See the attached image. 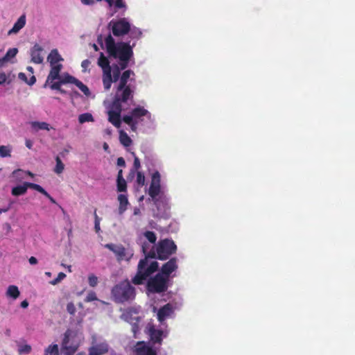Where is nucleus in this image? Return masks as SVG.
Instances as JSON below:
<instances>
[{
    "label": "nucleus",
    "instance_id": "f257e3e1",
    "mask_svg": "<svg viewBox=\"0 0 355 355\" xmlns=\"http://www.w3.org/2000/svg\"><path fill=\"white\" fill-rule=\"evenodd\" d=\"M107 59L101 55L98 66L103 70L102 80L103 87L109 90L114 83L115 94L110 102H104L108 115V121L116 128H119L123 121L133 132L141 130L150 132L157 128L155 117L144 107L137 105L129 113L121 118V113L126 110L133 99L134 87L131 83L134 81L135 74L131 70L124 71L120 76L119 68H111Z\"/></svg>",
    "mask_w": 355,
    "mask_h": 355
},
{
    "label": "nucleus",
    "instance_id": "f03ea898",
    "mask_svg": "<svg viewBox=\"0 0 355 355\" xmlns=\"http://www.w3.org/2000/svg\"><path fill=\"white\" fill-rule=\"evenodd\" d=\"M109 27L115 36H121L128 33L133 40L128 42H116L110 34L98 36V44L101 49H106L109 55L108 58L103 53H101L98 59L103 55L107 59L108 64L112 69L114 67L119 68L121 76L122 74L121 71L127 67L132 57V48L136 44V40L141 37L142 32L136 26H131L127 18L113 19L110 22Z\"/></svg>",
    "mask_w": 355,
    "mask_h": 355
},
{
    "label": "nucleus",
    "instance_id": "7ed1b4c3",
    "mask_svg": "<svg viewBox=\"0 0 355 355\" xmlns=\"http://www.w3.org/2000/svg\"><path fill=\"white\" fill-rule=\"evenodd\" d=\"M156 241V234L152 231H141L137 234V242L146 257L139 262L137 272L132 279L134 284H144L147 278L157 270L158 263L154 259Z\"/></svg>",
    "mask_w": 355,
    "mask_h": 355
},
{
    "label": "nucleus",
    "instance_id": "20e7f679",
    "mask_svg": "<svg viewBox=\"0 0 355 355\" xmlns=\"http://www.w3.org/2000/svg\"><path fill=\"white\" fill-rule=\"evenodd\" d=\"M175 307L171 303H168L162 307L157 309L153 307V311L157 312V318L159 322L158 327L148 323L146 327L145 331L149 336L150 341L154 345L162 344V341L168 334V325L166 320L173 318L175 316Z\"/></svg>",
    "mask_w": 355,
    "mask_h": 355
},
{
    "label": "nucleus",
    "instance_id": "39448f33",
    "mask_svg": "<svg viewBox=\"0 0 355 355\" xmlns=\"http://www.w3.org/2000/svg\"><path fill=\"white\" fill-rule=\"evenodd\" d=\"M148 194L157 210H168L171 207V198L168 194L167 187L164 183L162 182L161 174L159 171H155L151 173L150 183L147 189Z\"/></svg>",
    "mask_w": 355,
    "mask_h": 355
},
{
    "label": "nucleus",
    "instance_id": "423d86ee",
    "mask_svg": "<svg viewBox=\"0 0 355 355\" xmlns=\"http://www.w3.org/2000/svg\"><path fill=\"white\" fill-rule=\"evenodd\" d=\"M177 268V259L173 258L162 266L161 272L157 273L153 278L148 280L147 284L148 297L153 299L156 293L159 294L167 289L168 277Z\"/></svg>",
    "mask_w": 355,
    "mask_h": 355
},
{
    "label": "nucleus",
    "instance_id": "0eeeda50",
    "mask_svg": "<svg viewBox=\"0 0 355 355\" xmlns=\"http://www.w3.org/2000/svg\"><path fill=\"white\" fill-rule=\"evenodd\" d=\"M83 340L81 333L75 330L68 329L64 334L61 343V354L62 355H73Z\"/></svg>",
    "mask_w": 355,
    "mask_h": 355
},
{
    "label": "nucleus",
    "instance_id": "6e6552de",
    "mask_svg": "<svg viewBox=\"0 0 355 355\" xmlns=\"http://www.w3.org/2000/svg\"><path fill=\"white\" fill-rule=\"evenodd\" d=\"M111 293L114 302L124 303L134 300L135 289L128 280H125L115 285Z\"/></svg>",
    "mask_w": 355,
    "mask_h": 355
},
{
    "label": "nucleus",
    "instance_id": "1a4fd4ad",
    "mask_svg": "<svg viewBox=\"0 0 355 355\" xmlns=\"http://www.w3.org/2000/svg\"><path fill=\"white\" fill-rule=\"evenodd\" d=\"M122 314L121 318L128 322L132 326V331L136 337V334L139 330V323L144 317L140 306H131L125 309H121Z\"/></svg>",
    "mask_w": 355,
    "mask_h": 355
},
{
    "label": "nucleus",
    "instance_id": "9d476101",
    "mask_svg": "<svg viewBox=\"0 0 355 355\" xmlns=\"http://www.w3.org/2000/svg\"><path fill=\"white\" fill-rule=\"evenodd\" d=\"M177 247L172 240L164 239L159 242L155 248V258L166 259L171 254L176 251Z\"/></svg>",
    "mask_w": 355,
    "mask_h": 355
},
{
    "label": "nucleus",
    "instance_id": "9b49d317",
    "mask_svg": "<svg viewBox=\"0 0 355 355\" xmlns=\"http://www.w3.org/2000/svg\"><path fill=\"white\" fill-rule=\"evenodd\" d=\"M105 248L113 252L119 261H129L134 254L132 250L125 248L121 245L107 243L105 245Z\"/></svg>",
    "mask_w": 355,
    "mask_h": 355
},
{
    "label": "nucleus",
    "instance_id": "f8f14e48",
    "mask_svg": "<svg viewBox=\"0 0 355 355\" xmlns=\"http://www.w3.org/2000/svg\"><path fill=\"white\" fill-rule=\"evenodd\" d=\"M158 347H153L150 343L138 342L135 346V355H157Z\"/></svg>",
    "mask_w": 355,
    "mask_h": 355
},
{
    "label": "nucleus",
    "instance_id": "ddd939ff",
    "mask_svg": "<svg viewBox=\"0 0 355 355\" xmlns=\"http://www.w3.org/2000/svg\"><path fill=\"white\" fill-rule=\"evenodd\" d=\"M17 53L18 49L17 48L9 49L6 55L3 58H0V69L4 67L8 63H15V57Z\"/></svg>",
    "mask_w": 355,
    "mask_h": 355
},
{
    "label": "nucleus",
    "instance_id": "4468645a",
    "mask_svg": "<svg viewBox=\"0 0 355 355\" xmlns=\"http://www.w3.org/2000/svg\"><path fill=\"white\" fill-rule=\"evenodd\" d=\"M43 48L36 44L31 50V62L35 64H41L43 62L44 58L42 55Z\"/></svg>",
    "mask_w": 355,
    "mask_h": 355
},
{
    "label": "nucleus",
    "instance_id": "2eb2a0df",
    "mask_svg": "<svg viewBox=\"0 0 355 355\" xmlns=\"http://www.w3.org/2000/svg\"><path fill=\"white\" fill-rule=\"evenodd\" d=\"M51 69L47 77L45 85L49 83L53 82L55 80H58L60 77V72L62 69V64L51 65Z\"/></svg>",
    "mask_w": 355,
    "mask_h": 355
},
{
    "label": "nucleus",
    "instance_id": "dca6fc26",
    "mask_svg": "<svg viewBox=\"0 0 355 355\" xmlns=\"http://www.w3.org/2000/svg\"><path fill=\"white\" fill-rule=\"evenodd\" d=\"M31 184H35L26 182H24L22 184L17 185L12 189L11 193L12 196H15L24 195L26 193L28 188L33 189V187L31 186Z\"/></svg>",
    "mask_w": 355,
    "mask_h": 355
},
{
    "label": "nucleus",
    "instance_id": "f3484780",
    "mask_svg": "<svg viewBox=\"0 0 355 355\" xmlns=\"http://www.w3.org/2000/svg\"><path fill=\"white\" fill-rule=\"evenodd\" d=\"M108 351V345L105 343L92 346L89 350V355H102Z\"/></svg>",
    "mask_w": 355,
    "mask_h": 355
},
{
    "label": "nucleus",
    "instance_id": "a211bd4d",
    "mask_svg": "<svg viewBox=\"0 0 355 355\" xmlns=\"http://www.w3.org/2000/svg\"><path fill=\"white\" fill-rule=\"evenodd\" d=\"M30 125L32 130L34 132H38L40 130L49 131L50 130L53 129V127L44 121H31L30 122Z\"/></svg>",
    "mask_w": 355,
    "mask_h": 355
},
{
    "label": "nucleus",
    "instance_id": "6ab92c4d",
    "mask_svg": "<svg viewBox=\"0 0 355 355\" xmlns=\"http://www.w3.org/2000/svg\"><path fill=\"white\" fill-rule=\"evenodd\" d=\"M117 200L119 202V213L123 214L128 208L129 201L126 193H122L118 195Z\"/></svg>",
    "mask_w": 355,
    "mask_h": 355
},
{
    "label": "nucleus",
    "instance_id": "aec40b11",
    "mask_svg": "<svg viewBox=\"0 0 355 355\" xmlns=\"http://www.w3.org/2000/svg\"><path fill=\"white\" fill-rule=\"evenodd\" d=\"M25 24L26 17L25 15H21L15 23L13 27L8 31V34L10 35L12 34L17 33L22 28L24 27Z\"/></svg>",
    "mask_w": 355,
    "mask_h": 355
},
{
    "label": "nucleus",
    "instance_id": "412c9836",
    "mask_svg": "<svg viewBox=\"0 0 355 355\" xmlns=\"http://www.w3.org/2000/svg\"><path fill=\"white\" fill-rule=\"evenodd\" d=\"M17 352L19 355L29 354L32 351V347L27 344L25 340H19L17 342Z\"/></svg>",
    "mask_w": 355,
    "mask_h": 355
},
{
    "label": "nucleus",
    "instance_id": "4be33fe9",
    "mask_svg": "<svg viewBox=\"0 0 355 355\" xmlns=\"http://www.w3.org/2000/svg\"><path fill=\"white\" fill-rule=\"evenodd\" d=\"M47 60L50 63V65H55L61 64L60 62L62 61L63 59L57 49H53L48 55Z\"/></svg>",
    "mask_w": 355,
    "mask_h": 355
},
{
    "label": "nucleus",
    "instance_id": "5701e85b",
    "mask_svg": "<svg viewBox=\"0 0 355 355\" xmlns=\"http://www.w3.org/2000/svg\"><path fill=\"white\" fill-rule=\"evenodd\" d=\"M19 295L20 291L15 285H10L6 289V296L8 298H11L15 300L19 297Z\"/></svg>",
    "mask_w": 355,
    "mask_h": 355
},
{
    "label": "nucleus",
    "instance_id": "b1692460",
    "mask_svg": "<svg viewBox=\"0 0 355 355\" xmlns=\"http://www.w3.org/2000/svg\"><path fill=\"white\" fill-rule=\"evenodd\" d=\"M119 132V139L120 143L126 148L130 147L132 144V139L123 130H120Z\"/></svg>",
    "mask_w": 355,
    "mask_h": 355
},
{
    "label": "nucleus",
    "instance_id": "393cba45",
    "mask_svg": "<svg viewBox=\"0 0 355 355\" xmlns=\"http://www.w3.org/2000/svg\"><path fill=\"white\" fill-rule=\"evenodd\" d=\"M135 173H136L135 183H136L137 187L138 188L144 187L146 184V178H145L144 173L142 171H136Z\"/></svg>",
    "mask_w": 355,
    "mask_h": 355
},
{
    "label": "nucleus",
    "instance_id": "a878e982",
    "mask_svg": "<svg viewBox=\"0 0 355 355\" xmlns=\"http://www.w3.org/2000/svg\"><path fill=\"white\" fill-rule=\"evenodd\" d=\"M12 148L10 145L1 146L0 145V157H9L11 156Z\"/></svg>",
    "mask_w": 355,
    "mask_h": 355
},
{
    "label": "nucleus",
    "instance_id": "bb28decb",
    "mask_svg": "<svg viewBox=\"0 0 355 355\" xmlns=\"http://www.w3.org/2000/svg\"><path fill=\"white\" fill-rule=\"evenodd\" d=\"M44 355H59V348L57 344L50 345L44 350Z\"/></svg>",
    "mask_w": 355,
    "mask_h": 355
},
{
    "label": "nucleus",
    "instance_id": "cd10ccee",
    "mask_svg": "<svg viewBox=\"0 0 355 355\" xmlns=\"http://www.w3.org/2000/svg\"><path fill=\"white\" fill-rule=\"evenodd\" d=\"M31 187H33V189L42 193L44 196H45L46 198L49 199V200L53 203L55 204L56 202L40 185L39 184H31Z\"/></svg>",
    "mask_w": 355,
    "mask_h": 355
},
{
    "label": "nucleus",
    "instance_id": "c85d7f7f",
    "mask_svg": "<svg viewBox=\"0 0 355 355\" xmlns=\"http://www.w3.org/2000/svg\"><path fill=\"white\" fill-rule=\"evenodd\" d=\"M76 78L71 76V75L68 73L63 74L60 76L58 80L61 82L62 84H66V83H72L74 84L76 81Z\"/></svg>",
    "mask_w": 355,
    "mask_h": 355
},
{
    "label": "nucleus",
    "instance_id": "c756f323",
    "mask_svg": "<svg viewBox=\"0 0 355 355\" xmlns=\"http://www.w3.org/2000/svg\"><path fill=\"white\" fill-rule=\"evenodd\" d=\"M116 190L118 192L127 193V183L125 180H116Z\"/></svg>",
    "mask_w": 355,
    "mask_h": 355
},
{
    "label": "nucleus",
    "instance_id": "7c9ffc66",
    "mask_svg": "<svg viewBox=\"0 0 355 355\" xmlns=\"http://www.w3.org/2000/svg\"><path fill=\"white\" fill-rule=\"evenodd\" d=\"M94 121L93 116L90 113L81 114L78 116V121L80 123L86 122H93Z\"/></svg>",
    "mask_w": 355,
    "mask_h": 355
},
{
    "label": "nucleus",
    "instance_id": "2f4dec72",
    "mask_svg": "<svg viewBox=\"0 0 355 355\" xmlns=\"http://www.w3.org/2000/svg\"><path fill=\"white\" fill-rule=\"evenodd\" d=\"M18 78L25 82L26 83H27L28 85H33V84H35V81H36V78L34 76H32L29 80H28L26 74L24 73H22V72H20L19 74H18Z\"/></svg>",
    "mask_w": 355,
    "mask_h": 355
},
{
    "label": "nucleus",
    "instance_id": "473e14b6",
    "mask_svg": "<svg viewBox=\"0 0 355 355\" xmlns=\"http://www.w3.org/2000/svg\"><path fill=\"white\" fill-rule=\"evenodd\" d=\"M55 162H56V164H55V167L54 168V172L56 174H60L63 172V171L64 169V165L58 156H57L55 157Z\"/></svg>",
    "mask_w": 355,
    "mask_h": 355
},
{
    "label": "nucleus",
    "instance_id": "72a5a7b5",
    "mask_svg": "<svg viewBox=\"0 0 355 355\" xmlns=\"http://www.w3.org/2000/svg\"><path fill=\"white\" fill-rule=\"evenodd\" d=\"M25 173L26 171L17 169L12 172V176L15 178L16 182H21L24 178Z\"/></svg>",
    "mask_w": 355,
    "mask_h": 355
},
{
    "label": "nucleus",
    "instance_id": "f704fd0d",
    "mask_svg": "<svg viewBox=\"0 0 355 355\" xmlns=\"http://www.w3.org/2000/svg\"><path fill=\"white\" fill-rule=\"evenodd\" d=\"M74 85H76L86 96H89L90 92L89 88L85 85L82 82L78 80V79L75 82Z\"/></svg>",
    "mask_w": 355,
    "mask_h": 355
},
{
    "label": "nucleus",
    "instance_id": "c9c22d12",
    "mask_svg": "<svg viewBox=\"0 0 355 355\" xmlns=\"http://www.w3.org/2000/svg\"><path fill=\"white\" fill-rule=\"evenodd\" d=\"M98 277L96 275H94V274H90L88 276V283L90 286L95 287L98 284Z\"/></svg>",
    "mask_w": 355,
    "mask_h": 355
},
{
    "label": "nucleus",
    "instance_id": "e433bc0d",
    "mask_svg": "<svg viewBox=\"0 0 355 355\" xmlns=\"http://www.w3.org/2000/svg\"><path fill=\"white\" fill-rule=\"evenodd\" d=\"M94 229L96 233H99L101 231L100 223L101 218L98 216L96 211H94Z\"/></svg>",
    "mask_w": 355,
    "mask_h": 355
},
{
    "label": "nucleus",
    "instance_id": "4c0bfd02",
    "mask_svg": "<svg viewBox=\"0 0 355 355\" xmlns=\"http://www.w3.org/2000/svg\"><path fill=\"white\" fill-rule=\"evenodd\" d=\"M140 167H141V164H140L139 159L137 157L135 156L133 168L131 170L130 174H133L136 171H139L138 169L140 168Z\"/></svg>",
    "mask_w": 355,
    "mask_h": 355
},
{
    "label": "nucleus",
    "instance_id": "58836bf2",
    "mask_svg": "<svg viewBox=\"0 0 355 355\" xmlns=\"http://www.w3.org/2000/svg\"><path fill=\"white\" fill-rule=\"evenodd\" d=\"M65 277L66 275L64 272H61L58 275V277L55 279L50 282V284L52 285H56L59 284L62 280H63Z\"/></svg>",
    "mask_w": 355,
    "mask_h": 355
},
{
    "label": "nucleus",
    "instance_id": "ea45409f",
    "mask_svg": "<svg viewBox=\"0 0 355 355\" xmlns=\"http://www.w3.org/2000/svg\"><path fill=\"white\" fill-rule=\"evenodd\" d=\"M50 87L52 89L58 90L61 93H64V91L61 89V85H62L60 80L55 83H51Z\"/></svg>",
    "mask_w": 355,
    "mask_h": 355
},
{
    "label": "nucleus",
    "instance_id": "a19ab883",
    "mask_svg": "<svg viewBox=\"0 0 355 355\" xmlns=\"http://www.w3.org/2000/svg\"><path fill=\"white\" fill-rule=\"evenodd\" d=\"M94 300H97L96 295L94 292L91 291L87 294L85 302H89Z\"/></svg>",
    "mask_w": 355,
    "mask_h": 355
},
{
    "label": "nucleus",
    "instance_id": "79ce46f5",
    "mask_svg": "<svg viewBox=\"0 0 355 355\" xmlns=\"http://www.w3.org/2000/svg\"><path fill=\"white\" fill-rule=\"evenodd\" d=\"M81 3L84 6H93L96 2H98L97 0H80Z\"/></svg>",
    "mask_w": 355,
    "mask_h": 355
},
{
    "label": "nucleus",
    "instance_id": "37998d69",
    "mask_svg": "<svg viewBox=\"0 0 355 355\" xmlns=\"http://www.w3.org/2000/svg\"><path fill=\"white\" fill-rule=\"evenodd\" d=\"M67 310L70 314H74L76 312V308L72 302H69L67 305Z\"/></svg>",
    "mask_w": 355,
    "mask_h": 355
},
{
    "label": "nucleus",
    "instance_id": "c03bdc74",
    "mask_svg": "<svg viewBox=\"0 0 355 355\" xmlns=\"http://www.w3.org/2000/svg\"><path fill=\"white\" fill-rule=\"evenodd\" d=\"M90 64V61L89 60H85L81 63V67L83 68V71H86L87 68Z\"/></svg>",
    "mask_w": 355,
    "mask_h": 355
},
{
    "label": "nucleus",
    "instance_id": "a18cd8bd",
    "mask_svg": "<svg viewBox=\"0 0 355 355\" xmlns=\"http://www.w3.org/2000/svg\"><path fill=\"white\" fill-rule=\"evenodd\" d=\"M117 166L120 167H124L125 166V159L123 157H119L117 159Z\"/></svg>",
    "mask_w": 355,
    "mask_h": 355
},
{
    "label": "nucleus",
    "instance_id": "49530a36",
    "mask_svg": "<svg viewBox=\"0 0 355 355\" xmlns=\"http://www.w3.org/2000/svg\"><path fill=\"white\" fill-rule=\"evenodd\" d=\"M7 80V76L4 72H0V85Z\"/></svg>",
    "mask_w": 355,
    "mask_h": 355
},
{
    "label": "nucleus",
    "instance_id": "de8ad7c7",
    "mask_svg": "<svg viewBox=\"0 0 355 355\" xmlns=\"http://www.w3.org/2000/svg\"><path fill=\"white\" fill-rule=\"evenodd\" d=\"M28 261L31 265H35L37 263V259L35 257H31Z\"/></svg>",
    "mask_w": 355,
    "mask_h": 355
},
{
    "label": "nucleus",
    "instance_id": "09e8293b",
    "mask_svg": "<svg viewBox=\"0 0 355 355\" xmlns=\"http://www.w3.org/2000/svg\"><path fill=\"white\" fill-rule=\"evenodd\" d=\"M25 144L26 146L29 149H31L33 147V142L30 139H26Z\"/></svg>",
    "mask_w": 355,
    "mask_h": 355
},
{
    "label": "nucleus",
    "instance_id": "8fccbe9b",
    "mask_svg": "<svg viewBox=\"0 0 355 355\" xmlns=\"http://www.w3.org/2000/svg\"><path fill=\"white\" fill-rule=\"evenodd\" d=\"M116 180H124L123 177V171L121 169H120L118 172Z\"/></svg>",
    "mask_w": 355,
    "mask_h": 355
},
{
    "label": "nucleus",
    "instance_id": "3c124183",
    "mask_svg": "<svg viewBox=\"0 0 355 355\" xmlns=\"http://www.w3.org/2000/svg\"><path fill=\"white\" fill-rule=\"evenodd\" d=\"M28 306V302L27 300H24L21 302V306L24 309L27 308Z\"/></svg>",
    "mask_w": 355,
    "mask_h": 355
},
{
    "label": "nucleus",
    "instance_id": "603ef678",
    "mask_svg": "<svg viewBox=\"0 0 355 355\" xmlns=\"http://www.w3.org/2000/svg\"><path fill=\"white\" fill-rule=\"evenodd\" d=\"M9 209H10L9 207H8L6 208H1L0 209V214H2V213L7 212L9 210Z\"/></svg>",
    "mask_w": 355,
    "mask_h": 355
},
{
    "label": "nucleus",
    "instance_id": "864d4df0",
    "mask_svg": "<svg viewBox=\"0 0 355 355\" xmlns=\"http://www.w3.org/2000/svg\"><path fill=\"white\" fill-rule=\"evenodd\" d=\"M26 69H27V71H29L31 74H33V73H34V70H33V68L32 67L28 66V67H26Z\"/></svg>",
    "mask_w": 355,
    "mask_h": 355
},
{
    "label": "nucleus",
    "instance_id": "5fc2aeb1",
    "mask_svg": "<svg viewBox=\"0 0 355 355\" xmlns=\"http://www.w3.org/2000/svg\"><path fill=\"white\" fill-rule=\"evenodd\" d=\"M141 211L139 208H135L134 209V215H139L140 214Z\"/></svg>",
    "mask_w": 355,
    "mask_h": 355
},
{
    "label": "nucleus",
    "instance_id": "6e6d98bb",
    "mask_svg": "<svg viewBox=\"0 0 355 355\" xmlns=\"http://www.w3.org/2000/svg\"><path fill=\"white\" fill-rule=\"evenodd\" d=\"M103 149H104L105 150H108V148H109V146H108V144H107V143H104V144H103Z\"/></svg>",
    "mask_w": 355,
    "mask_h": 355
},
{
    "label": "nucleus",
    "instance_id": "4d7b16f0",
    "mask_svg": "<svg viewBox=\"0 0 355 355\" xmlns=\"http://www.w3.org/2000/svg\"><path fill=\"white\" fill-rule=\"evenodd\" d=\"M62 266H64V267H65V268H66V269H68V270H69V272H71V266H65V265H64V264H62Z\"/></svg>",
    "mask_w": 355,
    "mask_h": 355
},
{
    "label": "nucleus",
    "instance_id": "13d9d810",
    "mask_svg": "<svg viewBox=\"0 0 355 355\" xmlns=\"http://www.w3.org/2000/svg\"><path fill=\"white\" fill-rule=\"evenodd\" d=\"M68 153H69V150L67 149H64L62 153H60V155L62 156H64V154Z\"/></svg>",
    "mask_w": 355,
    "mask_h": 355
},
{
    "label": "nucleus",
    "instance_id": "bf43d9fd",
    "mask_svg": "<svg viewBox=\"0 0 355 355\" xmlns=\"http://www.w3.org/2000/svg\"><path fill=\"white\" fill-rule=\"evenodd\" d=\"M92 46L96 51H98V47L97 44H93Z\"/></svg>",
    "mask_w": 355,
    "mask_h": 355
},
{
    "label": "nucleus",
    "instance_id": "052dcab7",
    "mask_svg": "<svg viewBox=\"0 0 355 355\" xmlns=\"http://www.w3.org/2000/svg\"><path fill=\"white\" fill-rule=\"evenodd\" d=\"M25 175H30L31 177H33V176H34L33 173H31V172H30V171H26Z\"/></svg>",
    "mask_w": 355,
    "mask_h": 355
},
{
    "label": "nucleus",
    "instance_id": "680f3d73",
    "mask_svg": "<svg viewBox=\"0 0 355 355\" xmlns=\"http://www.w3.org/2000/svg\"><path fill=\"white\" fill-rule=\"evenodd\" d=\"M45 275H46V276H48V277H51V273L50 272H45Z\"/></svg>",
    "mask_w": 355,
    "mask_h": 355
},
{
    "label": "nucleus",
    "instance_id": "e2e57ef3",
    "mask_svg": "<svg viewBox=\"0 0 355 355\" xmlns=\"http://www.w3.org/2000/svg\"><path fill=\"white\" fill-rule=\"evenodd\" d=\"M144 196H141V197H139V201H142V200H144Z\"/></svg>",
    "mask_w": 355,
    "mask_h": 355
}]
</instances>
